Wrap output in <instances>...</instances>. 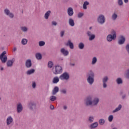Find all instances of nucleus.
<instances>
[{
	"instance_id": "nucleus-11",
	"label": "nucleus",
	"mask_w": 129,
	"mask_h": 129,
	"mask_svg": "<svg viewBox=\"0 0 129 129\" xmlns=\"http://www.w3.org/2000/svg\"><path fill=\"white\" fill-rule=\"evenodd\" d=\"M125 41V38L122 36H120L119 37V40H118V44L119 45H122V44H123Z\"/></svg>"
},
{
	"instance_id": "nucleus-6",
	"label": "nucleus",
	"mask_w": 129,
	"mask_h": 129,
	"mask_svg": "<svg viewBox=\"0 0 129 129\" xmlns=\"http://www.w3.org/2000/svg\"><path fill=\"white\" fill-rule=\"evenodd\" d=\"M59 79L61 80H68L69 79V74L67 73H63L59 76Z\"/></svg>"
},
{
	"instance_id": "nucleus-56",
	"label": "nucleus",
	"mask_w": 129,
	"mask_h": 129,
	"mask_svg": "<svg viewBox=\"0 0 129 129\" xmlns=\"http://www.w3.org/2000/svg\"><path fill=\"white\" fill-rule=\"evenodd\" d=\"M61 33H64V32H61Z\"/></svg>"
},
{
	"instance_id": "nucleus-52",
	"label": "nucleus",
	"mask_w": 129,
	"mask_h": 129,
	"mask_svg": "<svg viewBox=\"0 0 129 129\" xmlns=\"http://www.w3.org/2000/svg\"><path fill=\"white\" fill-rule=\"evenodd\" d=\"M1 70L2 71L3 70H4V68H1Z\"/></svg>"
},
{
	"instance_id": "nucleus-51",
	"label": "nucleus",
	"mask_w": 129,
	"mask_h": 129,
	"mask_svg": "<svg viewBox=\"0 0 129 129\" xmlns=\"http://www.w3.org/2000/svg\"><path fill=\"white\" fill-rule=\"evenodd\" d=\"M122 97L123 99H124V98H125V95H123Z\"/></svg>"
},
{
	"instance_id": "nucleus-19",
	"label": "nucleus",
	"mask_w": 129,
	"mask_h": 129,
	"mask_svg": "<svg viewBox=\"0 0 129 129\" xmlns=\"http://www.w3.org/2000/svg\"><path fill=\"white\" fill-rule=\"evenodd\" d=\"M13 63H14V61H13V60H8L7 62L8 67H12L13 66Z\"/></svg>"
},
{
	"instance_id": "nucleus-35",
	"label": "nucleus",
	"mask_w": 129,
	"mask_h": 129,
	"mask_svg": "<svg viewBox=\"0 0 129 129\" xmlns=\"http://www.w3.org/2000/svg\"><path fill=\"white\" fill-rule=\"evenodd\" d=\"M48 67L49 68H52V67H53V62L52 61H49L48 63Z\"/></svg>"
},
{
	"instance_id": "nucleus-8",
	"label": "nucleus",
	"mask_w": 129,
	"mask_h": 129,
	"mask_svg": "<svg viewBox=\"0 0 129 129\" xmlns=\"http://www.w3.org/2000/svg\"><path fill=\"white\" fill-rule=\"evenodd\" d=\"M4 12H5V14L7 15V16H9V18H11L12 19L14 18V14L11 13V12H10V10L9 9H5L4 10Z\"/></svg>"
},
{
	"instance_id": "nucleus-53",
	"label": "nucleus",
	"mask_w": 129,
	"mask_h": 129,
	"mask_svg": "<svg viewBox=\"0 0 129 129\" xmlns=\"http://www.w3.org/2000/svg\"><path fill=\"white\" fill-rule=\"evenodd\" d=\"M112 33H115V31L113 30L112 31Z\"/></svg>"
},
{
	"instance_id": "nucleus-9",
	"label": "nucleus",
	"mask_w": 129,
	"mask_h": 129,
	"mask_svg": "<svg viewBox=\"0 0 129 129\" xmlns=\"http://www.w3.org/2000/svg\"><path fill=\"white\" fill-rule=\"evenodd\" d=\"M66 46H69L70 49H74V44H73V43L70 40H69L67 43H66Z\"/></svg>"
},
{
	"instance_id": "nucleus-3",
	"label": "nucleus",
	"mask_w": 129,
	"mask_h": 129,
	"mask_svg": "<svg viewBox=\"0 0 129 129\" xmlns=\"http://www.w3.org/2000/svg\"><path fill=\"white\" fill-rule=\"evenodd\" d=\"M7 54V52L4 51L1 55H0V60H2V63H6L7 60H8V57L7 55H5Z\"/></svg>"
},
{
	"instance_id": "nucleus-23",
	"label": "nucleus",
	"mask_w": 129,
	"mask_h": 129,
	"mask_svg": "<svg viewBox=\"0 0 129 129\" xmlns=\"http://www.w3.org/2000/svg\"><path fill=\"white\" fill-rule=\"evenodd\" d=\"M52 82L54 84L58 83V82H59V78H58V77H54L53 79Z\"/></svg>"
},
{
	"instance_id": "nucleus-28",
	"label": "nucleus",
	"mask_w": 129,
	"mask_h": 129,
	"mask_svg": "<svg viewBox=\"0 0 129 129\" xmlns=\"http://www.w3.org/2000/svg\"><path fill=\"white\" fill-rule=\"evenodd\" d=\"M49 99L51 101H55L57 99V97L55 96H51L49 97Z\"/></svg>"
},
{
	"instance_id": "nucleus-38",
	"label": "nucleus",
	"mask_w": 129,
	"mask_h": 129,
	"mask_svg": "<svg viewBox=\"0 0 129 129\" xmlns=\"http://www.w3.org/2000/svg\"><path fill=\"white\" fill-rule=\"evenodd\" d=\"M60 92L61 93H63V94H66L67 92V90H66V89H62L60 91Z\"/></svg>"
},
{
	"instance_id": "nucleus-32",
	"label": "nucleus",
	"mask_w": 129,
	"mask_h": 129,
	"mask_svg": "<svg viewBox=\"0 0 129 129\" xmlns=\"http://www.w3.org/2000/svg\"><path fill=\"white\" fill-rule=\"evenodd\" d=\"M105 122V121L104 120V119H100L99 121V124L101 125H103V124H104V122Z\"/></svg>"
},
{
	"instance_id": "nucleus-10",
	"label": "nucleus",
	"mask_w": 129,
	"mask_h": 129,
	"mask_svg": "<svg viewBox=\"0 0 129 129\" xmlns=\"http://www.w3.org/2000/svg\"><path fill=\"white\" fill-rule=\"evenodd\" d=\"M107 80H108V78L107 77H104L103 78V86L104 88H106L107 85H106V82H107Z\"/></svg>"
},
{
	"instance_id": "nucleus-47",
	"label": "nucleus",
	"mask_w": 129,
	"mask_h": 129,
	"mask_svg": "<svg viewBox=\"0 0 129 129\" xmlns=\"http://www.w3.org/2000/svg\"><path fill=\"white\" fill-rule=\"evenodd\" d=\"M124 2L126 4V3H128V0H124Z\"/></svg>"
},
{
	"instance_id": "nucleus-1",
	"label": "nucleus",
	"mask_w": 129,
	"mask_h": 129,
	"mask_svg": "<svg viewBox=\"0 0 129 129\" xmlns=\"http://www.w3.org/2000/svg\"><path fill=\"white\" fill-rule=\"evenodd\" d=\"M99 102V99L96 98L92 101H91V97H88L86 100V105H97V104Z\"/></svg>"
},
{
	"instance_id": "nucleus-21",
	"label": "nucleus",
	"mask_w": 129,
	"mask_h": 129,
	"mask_svg": "<svg viewBox=\"0 0 129 129\" xmlns=\"http://www.w3.org/2000/svg\"><path fill=\"white\" fill-rule=\"evenodd\" d=\"M50 14H51V11H47L44 16V18L45 19H46V20H48V19L49 18V16H50Z\"/></svg>"
},
{
	"instance_id": "nucleus-48",
	"label": "nucleus",
	"mask_w": 129,
	"mask_h": 129,
	"mask_svg": "<svg viewBox=\"0 0 129 129\" xmlns=\"http://www.w3.org/2000/svg\"><path fill=\"white\" fill-rule=\"evenodd\" d=\"M63 36H64V33H61L60 34V36L63 37Z\"/></svg>"
},
{
	"instance_id": "nucleus-55",
	"label": "nucleus",
	"mask_w": 129,
	"mask_h": 129,
	"mask_svg": "<svg viewBox=\"0 0 129 129\" xmlns=\"http://www.w3.org/2000/svg\"><path fill=\"white\" fill-rule=\"evenodd\" d=\"M113 129H117V128L115 127V128H113Z\"/></svg>"
},
{
	"instance_id": "nucleus-7",
	"label": "nucleus",
	"mask_w": 129,
	"mask_h": 129,
	"mask_svg": "<svg viewBox=\"0 0 129 129\" xmlns=\"http://www.w3.org/2000/svg\"><path fill=\"white\" fill-rule=\"evenodd\" d=\"M98 22L99 24H103L105 22V18L103 15H100L98 18Z\"/></svg>"
},
{
	"instance_id": "nucleus-44",
	"label": "nucleus",
	"mask_w": 129,
	"mask_h": 129,
	"mask_svg": "<svg viewBox=\"0 0 129 129\" xmlns=\"http://www.w3.org/2000/svg\"><path fill=\"white\" fill-rule=\"evenodd\" d=\"M52 26H57V22H56L55 21H53L52 22Z\"/></svg>"
},
{
	"instance_id": "nucleus-5",
	"label": "nucleus",
	"mask_w": 129,
	"mask_h": 129,
	"mask_svg": "<svg viewBox=\"0 0 129 129\" xmlns=\"http://www.w3.org/2000/svg\"><path fill=\"white\" fill-rule=\"evenodd\" d=\"M62 67L60 66H56L55 68V70L53 71L54 74H60L62 73Z\"/></svg>"
},
{
	"instance_id": "nucleus-37",
	"label": "nucleus",
	"mask_w": 129,
	"mask_h": 129,
	"mask_svg": "<svg viewBox=\"0 0 129 129\" xmlns=\"http://www.w3.org/2000/svg\"><path fill=\"white\" fill-rule=\"evenodd\" d=\"M112 119H113V116L111 115L108 117V120L109 121L111 122L112 121Z\"/></svg>"
},
{
	"instance_id": "nucleus-41",
	"label": "nucleus",
	"mask_w": 129,
	"mask_h": 129,
	"mask_svg": "<svg viewBox=\"0 0 129 129\" xmlns=\"http://www.w3.org/2000/svg\"><path fill=\"white\" fill-rule=\"evenodd\" d=\"M29 106H30V108H33V107H32L31 106H34L35 107V106H36V105L35 104H33L32 103H30L29 104Z\"/></svg>"
},
{
	"instance_id": "nucleus-33",
	"label": "nucleus",
	"mask_w": 129,
	"mask_h": 129,
	"mask_svg": "<svg viewBox=\"0 0 129 129\" xmlns=\"http://www.w3.org/2000/svg\"><path fill=\"white\" fill-rule=\"evenodd\" d=\"M117 84H121L122 83V80L120 78H118L116 80Z\"/></svg>"
},
{
	"instance_id": "nucleus-29",
	"label": "nucleus",
	"mask_w": 129,
	"mask_h": 129,
	"mask_svg": "<svg viewBox=\"0 0 129 129\" xmlns=\"http://www.w3.org/2000/svg\"><path fill=\"white\" fill-rule=\"evenodd\" d=\"M34 72H35V70L32 69V70L28 71L27 72V74H28V75H30V74H33V73H34Z\"/></svg>"
},
{
	"instance_id": "nucleus-22",
	"label": "nucleus",
	"mask_w": 129,
	"mask_h": 129,
	"mask_svg": "<svg viewBox=\"0 0 129 129\" xmlns=\"http://www.w3.org/2000/svg\"><path fill=\"white\" fill-rule=\"evenodd\" d=\"M88 35L89 36V40L90 41H92V40H94V38H95V35H90L89 33H88Z\"/></svg>"
},
{
	"instance_id": "nucleus-14",
	"label": "nucleus",
	"mask_w": 129,
	"mask_h": 129,
	"mask_svg": "<svg viewBox=\"0 0 129 129\" xmlns=\"http://www.w3.org/2000/svg\"><path fill=\"white\" fill-rule=\"evenodd\" d=\"M25 65L27 68H30L32 66V61L30 59H28L26 61Z\"/></svg>"
},
{
	"instance_id": "nucleus-34",
	"label": "nucleus",
	"mask_w": 129,
	"mask_h": 129,
	"mask_svg": "<svg viewBox=\"0 0 129 129\" xmlns=\"http://www.w3.org/2000/svg\"><path fill=\"white\" fill-rule=\"evenodd\" d=\"M21 29L23 32H27L28 31V28L26 27H22Z\"/></svg>"
},
{
	"instance_id": "nucleus-24",
	"label": "nucleus",
	"mask_w": 129,
	"mask_h": 129,
	"mask_svg": "<svg viewBox=\"0 0 129 129\" xmlns=\"http://www.w3.org/2000/svg\"><path fill=\"white\" fill-rule=\"evenodd\" d=\"M88 5H89V3H88L87 1H86L84 2L83 6V8L84 9V10H86L87 9V6H88Z\"/></svg>"
},
{
	"instance_id": "nucleus-46",
	"label": "nucleus",
	"mask_w": 129,
	"mask_h": 129,
	"mask_svg": "<svg viewBox=\"0 0 129 129\" xmlns=\"http://www.w3.org/2000/svg\"><path fill=\"white\" fill-rule=\"evenodd\" d=\"M50 109H54V106L53 105H50Z\"/></svg>"
},
{
	"instance_id": "nucleus-13",
	"label": "nucleus",
	"mask_w": 129,
	"mask_h": 129,
	"mask_svg": "<svg viewBox=\"0 0 129 129\" xmlns=\"http://www.w3.org/2000/svg\"><path fill=\"white\" fill-rule=\"evenodd\" d=\"M61 53L63 54V56H67L68 54H69V52H68V50H66L64 48H61L60 50Z\"/></svg>"
},
{
	"instance_id": "nucleus-50",
	"label": "nucleus",
	"mask_w": 129,
	"mask_h": 129,
	"mask_svg": "<svg viewBox=\"0 0 129 129\" xmlns=\"http://www.w3.org/2000/svg\"><path fill=\"white\" fill-rule=\"evenodd\" d=\"M13 51L15 52V51H17V48L16 47H15L14 49H13Z\"/></svg>"
},
{
	"instance_id": "nucleus-49",
	"label": "nucleus",
	"mask_w": 129,
	"mask_h": 129,
	"mask_svg": "<svg viewBox=\"0 0 129 129\" xmlns=\"http://www.w3.org/2000/svg\"><path fill=\"white\" fill-rule=\"evenodd\" d=\"M63 109H67V106H63Z\"/></svg>"
},
{
	"instance_id": "nucleus-39",
	"label": "nucleus",
	"mask_w": 129,
	"mask_h": 129,
	"mask_svg": "<svg viewBox=\"0 0 129 129\" xmlns=\"http://www.w3.org/2000/svg\"><path fill=\"white\" fill-rule=\"evenodd\" d=\"M118 4L119 6H122V4H123L122 0H118Z\"/></svg>"
},
{
	"instance_id": "nucleus-2",
	"label": "nucleus",
	"mask_w": 129,
	"mask_h": 129,
	"mask_svg": "<svg viewBox=\"0 0 129 129\" xmlns=\"http://www.w3.org/2000/svg\"><path fill=\"white\" fill-rule=\"evenodd\" d=\"M88 75L89 77L87 78V81L89 84L91 85L94 82V74L93 72L90 71Z\"/></svg>"
},
{
	"instance_id": "nucleus-54",
	"label": "nucleus",
	"mask_w": 129,
	"mask_h": 129,
	"mask_svg": "<svg viewBox=\"0 0 129 129\" xmlns=\"http://www.w3.org/2000/svg\"><path fill=\"white\" fill-rule=\"evenodd\" d=\"M89 29L90 30H91L92 29V27H90Z\"/></svg>"
},
{
	"instance_id": "nucleus-31",
	"label": "nucleus",
	"mask_w": 129,
	"mask_h": 129,
	"mask_svg": "<svg viewBox=\"0 0 129 129\" xmlns=\"http://www.w3.org/2000/svg\"><path fill=\"white\" fill-rule=\"evenodd\" d=\"M79 48L81 50H82V49H83L84 48V44H83V43H82V42L80 43L79 44Z\"/></svg>"
},
{
	"instance_id": "nucleus-42",
	"label": "nucleus",
	"mask_w": 129,
	"mask_h": 129,
	"mask_svg": "<svg viewBox=\"0 0 129 129\" xmlns=\"http://www.w3.org/2000/svg\"><path fill=\"white\" fill-rule=\"evenodd\" d=\"M78 18H81L82 17H83V13H80L78 14Z\"/></svg>"
},
{
	"instance_id": "nucleus-16",
	"label": "nucleus",
	"mask_w": 129,
	"mask_h": 129,
	"mask_svg": "<svg viewBox=\"0 0 129 129\" xmlns=\"http://www.w3.org/2000/svg\"><path fill=\"white\" fill-rule=\"evenodd\" d=\"M13 122V118L12 116H9L7 119V124L8 125L11 124Z\"/></svg>"
},
{
	"instance_id": "nucleus-26",
	"label": "nucleus",
	"mask_w": 129,
	"mask_h": 129,
	"mask_svg": "<svg viewBox=\"0 0 129 129\" xmlns=\"http://www.w3.org/2000/svg\"><path fill=\"white\" fill-rule=\"evenodd\" d=\"M98 126V123L95 122L91 125V128H95V127H97Z\"/></svg>"
},
{
	"instance_id": "nucleus-40",
	"label": "nucleus",
	"mask_w": 129,
	"mask_h": 129,
	"mask_svg": "<svg viewBox=\"0 0 129 129\" xmlns=\"http://www.w3.org/2000/svg\"><path fill=\"white\" fill-rule=\"evenodd\" d=\"M112 18L113 20H115L116 19V18H117V15L115 14H114L112 15Z\"/></svg>"
},
{
	"instance_id": "nucleus-17",
	"label": "nucleus",
	"mask_w": 129,
	"mask_h": 129,
	"mask_svg": "<svg viewBox=\"0 0 129 129\" xmlns=\"http://www.w3.org/2000/svg\"><path fill=\"white\" fill-rule=\"evenodd\" d=\"M69 24L70 26H71V27H74V26H75V23H74V20H73V19H72V18H70L69 20Z\"/></svg>"
},
{
	"instance_id": "nucleus-4",
	"label": "nucleus",
	"mask_w": 129,
	"mask_h": 129,
	"mask_svg": "<svg viewBox=\"0 0 129 129\" xmlns=\"http://www.w3.org/2000/svg\"><path fill=\"white\" fill-rule=\"evenodd\" d=\"M116 39V34L113 33V34H109L107 36V40L108 42H111L113 40Z\"/></svg>"
},
{
	"instance_id": "nucleus-25",
	"label": "nucleus",
	"mask_w": 129,
	"mask_h": 129,
	"mask_svg": "<svg viewBox=\"0 0 129 129\" xmlns=\"http://www.w3.org/2000/svg\"><path fill=\"white\" fill-rule=\"evenodd\" d=\"M36 58L37 60H41L42 59V55L40 53L36 54Z\"/></svg>"
},
{
	"instance_id": "nucleus-12",
	"label": "nucleus",
	"mask_w": 129,
	"mask_h": 129,
	"mask_svg": "<svg viewBox=\"0 0 129 129\" xmlns=\"http://www.w3.org/2000/svg\"><path fill=\"white\" fill-rule=\"evenodd\" d=\"M68 14L70 17L73 16L74 12L73 9H72V8L70 7L68 9Z\"/></svg>"
},
{
	"instance_id": "nucleus-45",
	"label": "nucleus",
	"mask_w": 129,
	"mask_h": 129,
	"mask_svg": "<svg viewBox=\"0 0 129 129\" xmlns=\"http://www.w3.org/2000/svg\"><path fill=\"white\" fill-rule=\"evenodd\" d=\"M32 87L33 88H35L36 87V83H35V82H33L32 83Z\"/></svg>"
},
{
	"instance_id": "nucleus-27",
	"label": "nucleus",
	"mask_w": 129,
	"mask_h": 129,
	"mask_svg": "<svg viewBox=\"0 0 129 129\" xmlns=\"http://www.w3.org/2000/svg\"><path fill=\"white\" fill-rule=\"evenodd\" d=\"M97 62V58L96 57H94L92 60V65H94Z\"/></svg>"
},
{
	"instance_id": "nucleus-20",
	"label": "nucleus",
	"mask_w": 129,
	"mask_h": 129,
	"mask_svg": "<svg viewBox=\"0 0 129 129\" xmlns=\"http://www.w3.org/2000/svg\"><path fill=\"white\" fill-rule=\"evenodd\" d=\"M122 106L121 104L119 105L118 107L116 108L115 110H113V112H117V111H119V110H120L121 109Z\"/></svg>"
},
{
	"instance_id": "nucleus-36",
	"label": "nucleus",
	"mask_w": 129,
	"mask_h": 129,
	"mask_svg": "<svg viewBox=\"0 0 129 129\" xmlns=\"http://www.w3.org/2000/svg\"><path fill=\"white\" fill-rule=\"evenodd\" d=\"M39 45L40 47L44 46L45 45V42H44V41H39Z\"/></svg>"
},
{
	"instance_id": "nucleus-15",
	"label": "nucleus",
	"mask_w": 129,
	"mask_h": 129,
	"mask_svg": "<svg viewBox=\"0 0 129 129\" xmlns=\"http://www.w3.org/2000/svg\"><path fill=\"white\" fill-rule=\"evenodd\" d=\"M23 110V106H22V104L19 103L17 105V111L20 113L22 112Z\"/></svg>"
},
{
	"instance_id": "nucleus-43",
	"label": "nucleus",
	"mask_w": 129,
	"mask_h": 129,
	"mask_svg": "<svg viewBox=\"0 0 129 129\" xmlns=\"http://www.w3.org/2000/svg\"><path fill=\"white\" fill-rule=\"evenodd\" d=\"M94 118L93 117H90L89 118V120L90 121V122H92L93 121Z\"/></svg>"
},
{
	"instance_id": "nucleus-30",
	"label": "nucleus",
	"mask_w": 129,
	"mask_h": 129,
	"mask_svg": "<svg viewBox=\"0 0 129 129\" xmlns=\"http://www.w3.org/2000/svg\"><path fill=\"white\" fill-rule=\"evenodd\" d=\"M21 43L22 45H27V43H28V40L27 39H23L22 40Z\"/></svg>"
},
{
	"instance_id": "nucleus-18",
	"label": "nucleus",
	"mask_w": 129,
	"mask_h": 129,
	"mask_svg": "<svg viewBox=\"0 0 129 129\" xmlns=\"http://www.w3.org/2000/svg\"><path fill=\"white\" fill-rule=\"evenodd\" d=\"M59 91V88L58 87H55L52 91L53 95H55L57 92Z\"/></svg>"
}]
</instances>
